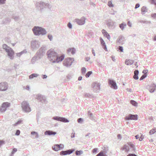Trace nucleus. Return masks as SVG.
<instances>
[{
    "instance_id": "1",
    "label": "nucleus",
    "mask_w": 156,
    "mask_h": 156,
    "mask_svg": "<svg viewBox=\"0 0 156 156\" xmlns=\"http://www.w3.org/2000/svg\"><path fill=\"white\" fill-rule=\"evenodd\" d=\"M47 55L48 59L54 63L62 61L64 58V55H62L61 56L58 55L57 53L52 49H50L47 52Z\"/></svg>"
},
{
    "instance_id": "2",
    "label": "nucleus",
    "mask_w": 156,
    "mask_h": 156,
    "mask_svg": "<svg viewBox=\"0 0 156 156\" xmlns=\"http://www.w3.org/2000/svg\"><path fill=\"white\" fill-rule=\"evenodd\" d=\"M32 30L34 35H39L40 34L44 35L45 34L47 33L44 28L39 27H34Z\"/></svg>"
},
{
    "instance_id": "3",
    "label": "nucleus",
    "mask_w": 156,
    "mask_h": 156,
    "mask_svg": "<svg viewBox=\"0 0 156 156\" xmlns=\"http://www.w3.org/2000/svg\"><path fill=\"white\" fill-rule=\"evenodd\" d=\"M21 107L23 111L25 112H29L31 111L29 104L26 101H24L22 102Z\"/></svg>"
},
{
    "instance_id": "4",
    "label": "nucleus",
    "mask_w": 156,
    "mask_h": 156,
    "mask_svg": "<svg viewBox=\"0 0 156 156\" xmlns=\"http://www.w3.org/2000/svg\"><path fill=\"white\" fill-rule=\"evenodd\" d=\"M123 150H125L126 152H128L129 151L135 150L134 145L131 142L128 143L125 145L122 148Z\"/></svg>"
},
{
    "instance_id": "5",
    "label": "nucleus",
    "mask_w": 156,
    "mask_h": 156,
    "mask_svg": "<svg viewBox=\"0 0 156 156\" xmlns=\"http://www.w3.org/2000/svg\"><path fill=\"white\" fill-rule=\"evenodd\" d=\"M40 42L35 40H33L31 42V46L33 50L37 49L40 46Z\"/></svg>"
},
{
    "instance_id": "6",
    "label": "nucleus",
    "mask_w": 156,
    "mask_h": 156,
    "mask_svg": "<svg viewBox=\"0 0 156 156\" xmlns=\"http://www.w3.org/2000/svg\"><path fill=\"white\" fill-rule=\"evenodd\" d=\"M74 60L73 58H67L64 60L63 65L67 67H69L72 65Z\"/></svg>"
},
{
    "instance_id": "7",
    "label": "nucleus",
    "mask_w": 156,
    "mask_h": 156,
    "mask_svg": "<svg viewBox=\"0 0 156 156\" xmlns=\"http://www.w3.org/2000/svg\"><path fill=\"white\" fill-rule=\"evenodd\" d=\"M35 5L38 9L41 10L44 8L48 6V4L47 3L45 4L43 2H37L36 3Z\"/></svg>"
},
{
    "instance_id": "8",
    "label": "nucleus",
    "mask_w": 156,
    "mask_h": 156,
    "mask_svg": "<svg viewBox=\"0 0 156 156\" xmlns=\"http://www.w3.org/2000/svg\"><path fill=\"white\" fill-rule=\"evenodd\" d=\"M85 18L83 16L80 19H76L74 20V22H76L79 25H82L84 24L85 23Z\"/></svg>"
},
{
    "instance_id": "9",
    "label": "nucleus",
    "mask_w": 156,
    "mask_h": 156,
    "mask_svg": "<svg viewBox=\"0 0 156 156\" xmlns=\"http://www.w3.org/2000/svg\"><path fill=\"white\" fill-rule=\"evenodd\" d=\"M10 106V103L8 102H4L0 108V111L2 112H5L7 108Z\"/></svg>"
},
{
    "instance_id": "10",
    "label": "nucleus",
    "mask_w": 156,
    "mask_h": 156,
    "mask_svg": "<svg viewBox=\"0 0 156 156\" xmlns=\"http://www.w3.org/2000/svg\"><path fill=\"white\" fill-rule=\"evenodd\" d=\"M103 150L101 151L96 156H108L106 154L108 151V147H104Z\"/></svg>"
},
{
    "instance_id": "11",
    "label": "nucleus",
    "mask_w": 156,
    "mask_h": 156,
    "mask_svg": "<svg viewBox=\"0 0 156 156\" xmlns=\"http://www.w3.org/2000/svg\"><path fill=\"white\" fill-rule=\"evenodd\" d=\"M7 53V55L9 58L10 59H13L14 58V52L13 49L10 48L6 51Z\"/></svg>"
},
{
    "instance_id": "12",
    "label": "nucleus",
    "mask_w": 156,
    "mask_h": 156,
    "mask_svg": "<svg viewBox=\"0 0 156 156\" xmlns=\"http://www.w3.org/2000/svg\"><path fill=\"white\" fill-rule=\"evenodd\" d=\"M8 85L6 82H2L0 83V90L4 91L6 90L8 88Z\"/></svg>"
},
{
    "instance_id": "13",
    "label": "nucleus",
    "mask_w": 156,
    "mask_h": 156,
    "mask_svg": "<svg viewBox=\"0 0 156 156\" xmlns=\"http://www.w3.org/2000/svg\"><path fill=\"white\" fill-rule=\"evenodd\" d=\"M94 91L96 92H98L100 89V84L97 82L93 83L92 85Z\"/></svg>"
},
{
    "instance_id": "14",
    "label": "nucleus",
    "mask_w": 156,
    "mask_h": 156,
    "mask_svg": "<svg viewBox=\"0 0 156 156\" xmlns=\"http://www.w3.org/2000/svg\"><path fill=\"white\" fill-rule=\"evenodd\" d=\"M53 119L55 120H56L58 121H61L64 122H69V120L65 118L57 116L53 117Z\"/></svg>"
},
{
    "instance_id": "15",
    "label": "nucleus",
    "mask_w": 156,
    "mask_h": 156,
    "mask_svg": "<svg viewBox=\"0 0 156 156\" xmlns=\"http://www.w3.org/2000/svg\"><path fill=\"white\" fill-rule=\"evenodd\" d=\"M74 149H69L66 151H61L60 153L61 155H65L67 154H70L72 153L74 151Z\"/></svg>"
},
{
    "instance_id": "16",
    "label": "nucleus",
    "mask_w": 156,
    "mask_h": 156,
    "mask_svg": "<svg viewBox=\"0 0 156 156\" xmlns=\"http://www.w3.org/2000/svg\"><path fill=\"white\" fill-rule=\"evenodd\" d=\"M108 83L110 85L111 88L114 89H117V86L115 81L113 80L109 79L108 80Z\"/></svg>"
},
{
    "instance_id": "17",
    "label": "nucleus",
    "mask_w": 156,
    "mask_h": 156,
    "mask_svg": "<svg viewBox=\"0 0 156 156\" xmlns=\"http://www.w3.org/2000/svg\"><path fill=\"white\" fill-rule=\"evenodd\" d=\"M36 98L42 103H45L46 101V98L44 96L41 94H38Z\"/></svg>"
},
{
    "instance_id": "18",
    "label": "nucleus",
    "mask_w": 156,
    "mask_h": 156,
    "mask_svg": "<svg viewBox=\"0 0 156 156\" xmlns=\"http://www.w3.org/2000/svg\"><path fill=\"white\" fill-rule=\"evenodd\" d=\"M125 40L124 37L122 36H120L118 38L117 42L119 44H124Z\"/></svg>"
},
{
    "instance_id": "19",
    "label": "nucleus",
    "mask_w": 156,
    "mask_h": 156,
    "mask_svg": "<svg viewBox=\"0 0 156 156\" xmlns=\"http://www.w3.org/2000/svg\"><path fill=\"white\" fill-rule=\"evenodd\" d=\"M125 119L126 120H136V115L130 114L126 117Z\"/></svg>"
},
{
    "instance_id": "20",
    "label": "nucleus",
    "mask_w": 156,
    "mask_h": 156,
    "mask_svg": "<svg viewBox=\"0 0 156 156\" xmlns=\"http://www.w3.org/2000/svg\"><path fill=\"white\" fill-rule=\"evenodd\" d=\"M45 135H55L56 134V133L55 132H54L51 130H46L44 133Z\"/></svg>"
},
{
    "instance_id": "21",
    "label": "nucleus",
    "mask_w": 156,
    "mask_h": 156,
    "mask_svg": "<svg viewBox=\"0 0 156 156\" xmlns=\"http://www.w3.org/2000/svg\"><path fill=\"white\" fill-rule=\"evenodd\" d=\"M115 23L112 20L109 19L107 21V25L108 27H112L114 26Z\"/></svg>"
},
{
    "instance_id": "22",
    "label": "nucleus",
    "mask_w": 156,
    "mask_h": 156,
    "mask_svg": "<svg viewBox=\"0 0 156 156\" xmlns=\"http://www.w3.org/2000/svg\"><path fill=\"white\" fill-rule=\"evenodd\" d=\"M156 86V85L154 84H151L148 87V89L150 92H153L155 90Z\"/></svg>"
},
{
    "instance_id": "23",
    "label": "nucleus",
    "mask_w": 156,
    "mask_h": 156,
    "mask_svg": "<svg viewBox=\"0 0 156 156\" xmlns=\"http://www.w3.org/2000/svg\"><path fill=\"white\" fill-rule=\"evenodd\" d=\"M100 40L101 43V44L103 48L104 49H105V51H106L107 48L104 41L101 38H100Z\"/></svg>"
},
{
    "instance_id": "24",
    "label": "nucleus",
    "mask_w": 156,
    "mask_h": 156,
    "mask_svg": "<svg viewBox=\"0 0 156 156\" xmlns=\"http://www.w3.org/2000/svg\"><path fill=\"white\" fill-rule=\"evenodd\" d=\"M148 71L147 70V69H144V70L143 71V73H144V74L141 77H140V80H142L145 78V77H146V76H147V72Z\"/></svg>"
},
{
    "instance_id": "25",
    "label": "nucleus",
    "mask_w": 156,
    "mask_h": 156,
    "mask_svg": "<svg viewBox=\"0 0 156 156\" xmlns=\"http://www.w3.org/2000/svg\"><path fill=\"white\" fill-rule=\"evenodd\" d=\"M43 55L44 54L42 53V52L41 53L38 51H37L35 55L39 59L43 57Z\"/></svg>"
},
{
    "instance_id": "26",
    "label": "nucleus",
    "mask_w": 156,
    "mask_h": 156,
    "mask_svg": "<svg viewBox=\"0 0 156 156\" xmlns=\"http://www.w3.org/2000/svg\"><path fill=\"white\" fill-rule=\"evenodd\" d=\"M39 59L35 55L31 59V62L32 64L35 63L36 61L39 60Z\"/></svg>"
},
{
    "instance_id": "27",
    "label": "nucleus",
    "mask_w": 156,
    "mask_h": 156,
    "mask_svg": "<svg viewBox=\"0 0 156 156\" xmlns=\"http://www.w3.org/2000/svg\"><path fill=\"white\" fill-rule=\"evenodd\" d=\"M126 23H123L119 25V27L122 30H123L124 27H126Z\"/></svg>"
},
{
    "instance_id": "28",
    "label": "nucleus",
    "mask_w": 156,
    "mask_h": 156,
    "mask_svg": "<svg viewBox=\"0 0 156 156\" xmlns=\"http://www.w3.org/2000/svg\"><path fill=\"white\" fill-rule=\"evenodd\" d=\"M27 52L26 50H24L20 52L17 53L16 56L17 57H20L23 54L26 53Z\"/></svg>"
},
{
    "instance_id": "29",
    "label": "nucleus",
    "mask_w": 156,
    "mask_h": 156,
    "mask_svg": "<svg viewBox=\"0 0 156 156\" xmlns=\"http://www.w3.org/2000/svg\"><path fill=\"white\" fill-rule=\"evenodd\" d=\"M133 62V60H126L125 62V64L127 65H131L132 64Z\"/></svg>"
},
{
    "instance_id": "30",
    "label": "nucleus",
    "mask_w": 156,
    "mask_h": 156,
    "mask_svg": "<svg viewBox=\"0 0 156 156\" xmlns=\"http://www.w3.org/2000/svg\"><path fill=\"white\" fill-rule=\"evenodd\" d=\"M2 48L3 49L5 50L6 51L10 48V47L7 46L5 44H4L3 45Z\"/></svg>"
},
{
    "instance_id": "31",
    "label": "nucleus",
    "mask_w": 156,
    "mask_h": 156,
    "mask_svg": "<svg viewBox=\"0 0 156 156\" xmlns=\"http://www.w3.org/2000/svg\"><path fill=\"white\" fill-rule=\"evenodd\" d=\"M57 145V144H56L52 147V149L53 150L55 151H58L59 150L58 147H57L58 146H56Z\"/></svg>"
},
{
    "instance_id": "32",
    "label": "nucleus",
    "mask_w": 156,
    "mask_h": 156,
    "mask_svg": "<svg viewBox=\"0 0 156 156\" xmlns=\"http://www.w3.org/2000/svg\"><path fill=\"white\" fill-rule=\"evenodd\" d=\"M38 76V75L37 74L33 73L29 76V78L30 79H32L34 77H37Z\"/></svg>"
},
{
    "instance_id": "33",
    "label": "nucleus",
    "mask_w": 156,
    "mask_h": 156,
    "mask_svg": "<svg viewBox=\"0 0 156 156\" xmlns=\"http://www.w3.org/2000/svg\"><path fill=\"white\" fill-rule=\"evenodd\" d=\"M45 47H42L38 51L40 52H42L43 54L44 53L45 51Z\"/></svg>"
},
{
    "instance_id": "34",
    "label": "nucleus",
    "mask_w": 156,
    "mask_h": 156,
    "mask_svg": "<svg viewBox=\"0 0 156 156\" xmlns=\"http://www.w3.org/2000/svg\"><path fill=\"white\" fill-rule=\"evenodd\" d=\"M83 152L82 151H76L75 154L76 155H80L82 154Z\"/></svg>"
},
{
    "instance_id": "35",
    "label": "nucleus",
    "mask_w": 156,
    "mask_h": 156,
    "mask_svg": "<svg viewBox=\"0 0 156 156\" xmlns=\"http://www.w3.org/2000/svg\"><path fill=\"white\" fill-rule=\"evenodd\" d=\"M102 34L104 35V36L105 37H107L108 35L109 34L107 32L105 31L104 29H103L102 30Z\"/></svg>"
},
{
    "instance_id": "36",
    "label": "nucleus",
    "mask_w": 156,
    "mask_h": 156,
    "mask_svg": "<svg viewBox=\"0 0 156 156\" xmlns=\"http://www.w3.org/2000/svg\"><path fill=\"white\" fill-rule=\"evenodd\" d=\"M10 21V19L9 18H7L3 20V23L4 24H5L8 22H9Z\"/></svg>"
},
{
    "instance_id": "37",
    "label": "nucleus",
    "mask_w": 156,
    "mask_h": 156,
    "mask_svg": "<svg viewBox=\"0 0 156 156\" xmlns=\"http://www.w3.org/2000/svg\"><path fill=\"white\" fill-rule=\"evenodd\" d=\"M144 137L141 134H140V135H138L137 136V139L139 138V140L140 141H142Z\"/></svg>"
},
{
    "instance_id": "38",
    "label": "nucleus",
    "mask_w": 156,
    "mask_h": 156,
    "mask_svg": "<svg viewBox=\"0 0 156 156\" xmlns=\"http://www.w3.org/2000/svg\"><path fill=\"white\" fill-rule=\"evenodd\" d=\"M155 132H156V128H154L150 130L149 133L150 134H152L155 133Z\"/></svg>"
},
{
    "instance_id": "39",
    "label": "nucleus",
    "mask_w": 156,
    "mask_h": 156,
    "mask_svg": "<svg viewBox=\"0 0 156 156\" xmlns=\"http://www.w3.org/2000/svg\"><path fill=\"white\" fill-rule=\"evenodd\" d=\"M108 5L110 7H114V5L112 3V1H109L108 2Z\"/></svg>"
},
{
    "instance_id": "40",
    "label": "nucleus",
    "mask_w": 156,
    "mask_h": 156,
    "mask_svg": "<svg viewBox=\"0 0 156 156\" xmlns=\"http://www.w3.org/2000/svg\"><path fill=\"white\" fill-rule=\"evenodd\" d=\"M56 146H58V147L59 150L63 149L64 147V145L62 144H57Z\"/></svg>"
},
{
    "instance_id": "41",
    "label": "nucleus",
    "mask_w": 156,
    "mask_h": 156,
    "mask_svg": "<svg viewBox=\"0 0 156 156\" xmlns=\"http://www.w3.org/2000/svg\"><path fill=\"white\" fill-rule=\"evenodd\" d=\"M92 73V72L91 71H88L86 74L85 76L87 78L89 77L90 75Z\"/></svg>"
},
{
    "instance_id": "42",
    "label": "nucleus",
    "mask_w": 156,
    "mask_h": 156,
    "mask_svg": "<svg viewBox=\"0 0 156 156\" xmlns=\"http://www.w3.org/2000/svg\"><path fill=\"white\" fill-rule=\"evenodd\" d=\"M130 102L131 104H132L134 106H136V102L135 101L133 100H131L130 101Z\"/></svg>"
},
{
    "instance_id": "43",
    "label": "nucleus",
    "mask_w": 156,
    "mask_h": 156,
    "mask_svg": "<svg viewBox=\"0 0 156 156\" xmlns=\"http://www.w3.org/2000/svg\"><path fill=\"white\" fill-rule=\"evenodd\" d=\"M151 3L155 5L156 7V0H150Z\"/></svg>"
},
{
    "instance_id": "44",
    "label": "nucleus",
    "mask_w": 156,
    "mask_h": 156,
    "mask_svg": "<svg viewBox=\"0 0 156 156\" xmlns=\"http://www.w3.org/2000/svg\"><path fill=\"white\" fill-rule=\"evenodd\" d=\"M12 18L14 19L15 21H18L19 20V17L18 16H12Z\"/></svg>"
},
{
    "instance_id": "45",
    "label": "nucleus",
    "mask_w": 156,
    "mask_h": 156,
    "mask_svg": "<svg viewBox=\"0 0 156 156\" xmlns=\"http://www.w3.org/2000/svg\"><path fill=\"white\" fill-rule=\"evenodd\" d=\"M147 11V9L145 7H143L141 8V11L142 12H146Z\"/></svg>"
},
{
    "instance_id": "46",
    "label": "nucleus",
    "mask_w": 156,
    "mask_h": 156,
    "mask_svg": "<svg viewBox=\"0 0 156 156\" xmlns=\"http://www.w3.org/2000/svg\"><path fill=\"white\" fill-rule=\"evenodd\" d=\"M48 37L50 41H51L53 39L52 36L50 34H48Z\"/></svg>"
},
{
    "instance_id": "47",
    "label": "nucleus",
    "mask_w": 156,
    "mask_h": 156,
    "mask_svg": "<svg viewBox=\"0 0 156 156\" xmlns=\"http://www.w3.org/2000/svg\"><path fill=\"white\" fill-rule=\"evenodd\" d=\"M85 97L90 98L92 97V95L89 93H86L85 94Z\"/></svg>"
},
{
    "instance_id": "48",
    "label": "nucleus",
    "mask_w": 156,
    "mask_h": 156,
    "mask_svg": "<svg viewBox=\"0 0 156 156\" xmlns=\"http://www.w3.org/2000/svg\"><path fill=\"white\" fill-rule=\"evenodd\" d=\"M22 122V120H20L18 121L16 123L14 124V126H16L20 124L21 123V122Z\"/></svg>"
},
{
    "instance_id": "49",
    "label": "nucleus",
    "mask_w": 156,
    "mask_h": 156,
    "mask_svg": "<svg viewBox=\"0 0 156 156\" xmlns=\"http://www.w3.org/2000/svg\"><path fill=\"white\" fill-rule=\"evenodd\" d=\"M82 73L84 74L86 73V69L85 67H83L81 69Z\"/></svg>"
},
{
    "instance_id": "50",
    "label": "nucleus",
    "mask_w": 156,
    "mask_h": 156,
    "mask_svg": "<svg viewBox=\"0 0 156 156\" xmlns=\"http://www.w3.org/2000/svg\"><path fill=\"white\" fill-rule=\"evenodd\" d=\"M98 150V149L97 148H94L92 150V152L93 153H96L97 152V151Z\"/></svg>"
},
{
    "instance_id": "51",
    "label": "nucleus",
    "mask_w": 156,
    "mask_h": 156,
    "mask_svg": "<svg viewBox=\"0 0 156 156\" xmlns=\"http://www.w3.org/2000/svg\"><path fill=\"white\" fill-rule=\"evenodd\" d=\"M134 75L133 76V78L135 80H136V70H135L134 72Z\"/></svg>"
},
{
    "instance_id": "52",
    "label": "nucleus",
    "mask_w": 156,
    "mask_h": 156,
    "mask_svg": "<svg viewBox=\"0 0 156 156\" xmlns=\"http://www.w3.org/2000/svg\"><path fill=\"white\" fill-rule=\"evenodd\" d=\"M118 49L120 52H123V48L122 46H119L118 48Z\"/></svg>"
},
{
    "instance_id": "53",
    "label": "nucleus",
    "mask_w": 156,
    "mask_h": 156,
    "mask_svg": "<svg viewBox=\"0 0 156 156\" xmlns=\"http://www.w3.org/2000/svg\"><path fill=\"white\" fill-rule=\"evenodd\" d=\"M67 26L69 28V29H72V26L71 23L70 22H69L68 24H67Z\"/></svg>"
},
{
    "instance_id": "54",
    "label": "nucleus",
    "mask_w": 156,
    "mask_h": 156,
    "mask_svg": "<svg viewBox=\"0 0 156 156\" xmlns=\"http://www.w3.org/2000/svg\"><path fill=\"white\" fill-rule=\"evenodd\" d=\"M17 151V149L16 148H14L12 151L11 154H13L15 152Z\"/></svg>"
},
{
    "instance_id": "55",
    "label": "nucleus",
    "mask_w": 156,
    "mask_h": 156,
    "mask_svg": "<svg viewBox=\"0 0 156 156\" xmlns=\"http://www.w3.org/2000/svg\"><path fill=\"white\" fill-rule=\"evenodd\" d=\"M20 131L19 130H17L15 133V135L17 136H18L20 134Z\"/></svg>"
},
{
    "instance_id": "56",
    "label": "nucleus",
    "mask_w": 156,
    "mask_h": 156,
    "mask_svg": "<svg viewBox=\"0 0 156 156\" xmlns=\"http://www.w3.org/2000/svg\"><path fill=\"white\" fill-rule=\"evenodd\" d=\"M76 50L74 48H72V50L71 51V53L72 54H74L75 53Z\"/></svg>"
},
{
    "instance_id": "57",
    "label": "nucleus",
    "mask_w": 156,
    "mask_h": 156,
    "mask_svg": "<svg viewBox=\"0 0 156 156\" xmlns=\"http://www.w3.org/2000/svg\"><path fill=\"white\" fill-rule=\"evenodd\" d=\"M151 16L154 19H156V13H154L152 14Z\"/></svg>"
},
{
    "instance_id": "58",
    "label": "nucleus",
    "mask_w": 156,
    "mask_h": 156,
    "mask_svg": "<svg viewBox=\"0 0 156 156\" xmlns=\"http://www.w3.org/2000/svg\"><path fill=\"white\" fill-rule=\"evenodd\" d=\"M5 1V0H0V4H4Z\"/></svg>"
},
{
    "instance_id": "59",
    "label": "nucleus",
    "mask_w": 156,
    "mask_h": 156,
    "mask_svg": "<svg viewBox=\"0 0 156 156\" xmlns=\"http://www.w3.org/2000/svg\"><path fill=\"white\" fill-rule=\"evenodd\" d=\"M83 121V119L81 118L78 119L77 120V121L79 123H81Z\"/></svg>"
},
{
    "instance_id": "60",
    "label": "nucleus",
    "mask_w": 156,
    "mask_h": 156,
    "mask_svg": "<svg viewBox=\"0 0 156 156\" xmlns=\"http://www.w3.org/2000/svg\"><path fill=\"white\" fill-rule=\"evenodd\" d=\"M127 156H136V155L134 154H129Z\"/></svg>"
},
{
    "instance_id": "61",
    "label": "nucleus",
    "mask_w": 156,
    "mask_h": 156,
    "mask_svg": "<svg viewBox=\"0 0 156 156\" xmlns=\"http://www.w3.org/2000/svg\"><path fill=\"white\" fill-rule=\"evenodd\" d=\"M47 76L46 75H42V78L43 79H46L47 78Z\"/></svg>"
},
{
    "instance_id": "62",
    "label": "nucleus",
    "mask_w": 156,
    "mask_h": 156,
    "mask_svg": "<svg viewBox=\"0 0 156 156\" xmlns=\"http://www.w3.org/2000/svg\"><path fill=\"white\" fill-rule=\"evenodd\" d=\"M4 144V141L3 140H0V146L2 144Z\"/></svg>"
},
{
    "instance_id": "63",
    "label": "nucleus",
    "mask_w": 156,
    "mask_h": 156,
    "mask_svg": "<svg viewBox=\"0 0 156 156\" xmlns=\"http://www.w3.org/2000/svg\"><path fill=\"white\" fill-rule=\"evenodd\" d=\"M92 53L94 56L95 55V53L94 52V51L93 49H92Z\"/></svg>"
},
{
    "instance_id": "64",
    "label": "nucleus",
    "mask_w": 156,
    "mask_h": 156,
    "mask_svg": "<svg viewBox=\"0 0 156 156\" xmlns=\"http://www.w3.org/2000/svg\"><path fill=\"white\" fill-rule=\"evenodd\" d=\"M127 24L129 27H131V23L129 21H128V22L127 23Z\"/></svg>"
}]
</instances>
